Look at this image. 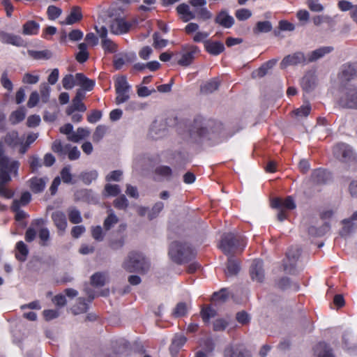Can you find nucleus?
<instances>
[{
	"mask_svg": "<svg viewBox=\"0 0 357 357\" xmlns=\"http://www.w3.org/2000/svg\"><path fill=\"white\" fill-rule=\"evenodd\" d=\"M123 267L130 273H146L149 269L150 263L142 254L132 252L124 261Z\"/></svg>",
	"mask_w": 357,
	"mask_h": 357,
	"instance_id": "39448f33",
	"label": "nucleus"
},
{
	"mask_svg": "<svg viewBox=\"0 0 357 357\" xmlns=\"http://www.w3.org/2000/svg\"><path fill=\"white\" fill-rule=\"evenodd\" d=\"M219 85L220 83L218 79H212L202 84L200 86V91L204 94L211 93L218 89Z\"/></svg>",
	"mask_w": 357,
	"mask_h": 357,
	"instance_id": "7c9ffc66",
	"label": "nucleus"
},
{
	"mask_svg": "<svg viewBox=\"0 0 357 357\" xmlns=\"http://www.w3.org/2000/svg\"><path fill=\"white\" fill-rule=\"evenodd\" d=\"M90 131L87 128H78L76 132H73L67 138L70 142H78L79 140L88 137Z\"/></svg>",
	"mask_w": 357,
	"mask_h": 357,
	"instance_id": "2f4dec72",
	"label": "nucleus"
},
{
	"mask_svg": "<svg viewBox=\"0 0 357 357\" xmlns=\"http://www.w3.org/2000/svg\"><path fill=\"white\" fill-rule=\"evenodd\" d=\"M338 102L342 107L357 110V87L351 86L345 88Z\"/></svg>",
	"mask_w": 357,
	"mask_h": 357,
	"instance_id": "0eeeda50",
	"label": "nucleus"
},
{
	"mask_svg": "<svg viewBox=\"0 0 357 357\" xmlns=\"http://www.w3.org/2000/svg\"><path fill=\"white\" fill-rule=\"evenodd\" d=\"M311 178L314 183L324 184L331 178V174L325 169H317L312 172Z\"/></svg>",
	"mask_w": 357,
	"mask_h": 357,
	"instance_id": "aec40b11",
	"label": "nucleus"
},
{
	"mask_svg": "<svg viewBox=\"0 0 357 357\" xmlns=\"http://www.w3.org/2000/svg\"><path fill=\"white\" fill-rule=\"evenodd\" d=\"M201 317L205 323H208L211 318L215 317L216 310L210 306L202 307L201 312Z\"/></svg>",
	"mask_w": 357,
	"mask_h": 357,
	"instance_id": "49530a36",
	"label": "nucleus"
},
{
	"mask_svg": "<svg viewBox=\"0 0 357 357\" xmlns=\"http://www.w3.org/2000/svg\"><path fill=\"white\" fill-rule=\"evenodd\" d=\"M40 25L33 20H29L23 25L22 33L24 35H36L38 33Z\"/></svg>",
	"mask_w": 357,
	"mask_h": 357,
	"instance_id": "473e14b6",
	"label": "nucleus"
},
{
	"mask_svg": "<svg viewBox=\"0 0 357 357\" xmlns=\"http://www.w3.org/2000/svg\"><path fill=\"white\" fill-rule=\"evenodd\" d=\"M69 220L73 224H79L82 222L80 211L75 207H70L68 209Z\"/></svg>",
	"mask_w": 357,
	"mask_h": 357,
	"instance_id": "ea45409f",
	"label": "nucleus"
},
{
	"mask_svg": "<svg viewBox=\"0 0 357 357\" xmlns=\"http://www.w3.org/2000/svg\"><path fill=\"white\" fill-rule=\"evenodd\" d=\"M119 222V218L112 210L108 211V215L103 222V229L109 231Z\"/></svg>",
	"mask_w": 357,
	"mask_h": 357,
	"instance_id": "72a5a7b5",
	"label": "nucleus"
},
{
	"mask_svg": "<svg viewBox=\"0 0 357 357\" xmlns=\"http://www.w3.org/2000/svg\"><path fill=\"white\" fill-rule=\"evenodd\" d=\"M47 178L33 177L30 180V188L34 193H39L43 191L45 188Z\"/></svg>",
	"mask_w": 357,
	"mask_h": 357,
	"instance_id": "cd10ccee",
	"label": "nucleus"
},
{
	"mask_svg": "<svg viewBox=\"0 0 357 357\" xmlns=\"http://www.w3.org/2000/svg\"><path fill=\"white\" fill-rule=\"evenodd\" d=\"M228 260L225 274L227 276L236 275L240 271L239 261L232 255H227Z\"/></svg>",
	"mask_w": 357,
	"mask_h": 357,
	"instance_id": "5701e85b",
	"label": "nucleus"
},
{
	"mask_svg": "<svg viewBox=\"0 0 357 357\" xmlns=\"http://www.w3.org/2000/svg\"><path fill=\"white\" fill-rule=\"evenodd\" d=\"M52 149L61 156H65L68 154L70 160H77L80 156V151L77 146L72 147L70 144L63 146L60 140H55L53 142Z\"/></svg>",
	"mask_w": 357,
	"mask_h": 357,
	"instance_id": "1a4fd4ad",
	"label": "nucleus"
},
{
	"mask_svg": "<svg viewBox=\"0 0 357 357\" xmlns=\"http://www.w3.org/2000/svg\"><path fill=\"white\" fill-rule=\"evenodd\" d=\"M71 167L70 165H67L64 167L61 172V178L63 183H74L75 182H73V175L70 172Z\"/></svg>",
	"mask_w": 357,
	"mask_h": 357,
	"instance_id": "3c124183",
	"label": "nucleus"
},
{
	"mask_svg": "<svg viewBox=\"0 0 357 357\" xmlns=\"http://www.w3.org/2000/svg\"><path fill=\"white\" fill-rule=\"evenodd\" d=\"M168 255L174 263L182 264L194 258L196 253L188 243L174 241L169 245Z\"/></svg>",
	"mask_w": 357,
	"mask_h": 357,
	"instance_id": "f03ea898",
	"label": "nucleus"
},
{
	"mask_svg": "<svg viewBox=\"0 0 357 357\" xmlns=\"http://www.w3.org/2000/svg\"><path fill=\"white\" fill-rule=\"evenodd\" d=\"M0 82L3 87L7 89L8 91H11L13 88V85L10 79L8 78V72L4 71L1 77Z\"/></svg>",
	"mask_w": 357,
	"mask_h": 357,
	"instance_id": "774afa93",
	"label": "nucleus"
},
{
	"mask_svg": "<svg viewBox=\"0 0 357 357\" xmlns=\"http://www.w3.org/2000/svg\"><path fill=\"white\" fill-rule=\"evenodd\" d=\"M91 236L97 241H102L105 237L103 228L100 226H96L91 227Z\"/></svg>",
	"mask_w": 357,
	"mask_h": 357,
	"instance_id": "69168bd1",
	"label": "nucleus"
},
{
	"mask_svg": "<svg viewBox=\"0 0 357 357\" xmlns=\"http://www.w3.org/2000/svg\"><path fill=\"white\" fill-rule=\"evenodd\" d=\"M0 41L5 44H10L18 47L22 46L24 44V40L20 36L3 31H0Z\"/></svg>",
	"mask_w": 357,
	"mask_h": 357,
	"instance_id": "f3484780",
	"label": "nucleus"
},
{
	"mask_svg": "<svg viewBox=\"0 0 357 357\" xmlns=\"http://www.w3.org/2000/svg\"><path fill=\"white\" fill-rule=\"evenodd\" d=\"M38 237L40 240V245L41 246L49 245V241L50 239V231L47 227L41 228L38 232Z\"/></svg>",
	"mask_w": 357,
	"mask_h": 357,
	"instance_id": "09e8293b",
	"label": "nucleus"
},
{
	"mask_svg": "<svg viewBox=\"0 0 357 357\" xmlns=\"http://www.w3.org/2000/svg\"><path fill=\"white\" fill-rule=\"evenodd\" d=\"M314 86V81L310 76L305 75L301 79V86L307 92L310 91Z\"/></svg>",
	"mask_w": 357,
	"mask_h": 357,
	"instance_id": "0e129e2a",
	"label": "nucleus"
},
{
	"mask_svg": "<svg viewBox=\"0 0 357 357\" xmlns=\"http://www.w3.org/2000/svg\"><path fill=\"white\" fill-rule=\"evenodd\" d=\"M252 12L248 8H240L236 10L235 16L239 21H245L252 16Z\"/></svg>",
	"mask_w": 357,
	"mask_h": 357,
	"instance_id": "13d9d810",
	"label": "nucleus"
},
{
	"mask_svg": "<svg viewBox=\"0 0 357 357\" xmlns=\"http://www.w3.org/2000/svg\"><path fill=\"white\" fill-rule=\"evenodd\" d=\"M20 167L17 160H11L5 155L3 144L0 142V185H6L11 181L10 174L16 175Z\"/></svg>",
	"mask_w": 357,
	"mask_h": 357,
	"instance_id": "20e7f679",
	"label": "nucleus"
},
{
	"mask_svg": "<svg viewBox=\"0 0 357 357\" xmlns=\"http://www.w3.org/2000/svg\"><path fill=\"white\" fill-rule=\"evenodd\" d=\"M225 355L229 357H252L250 352L243 347L227 349Z\"/></svg>",
	"mask_w": 357,
	"mask_h": 357,
	"instance_id": "c85d7f7f",
	"label": "nucleus"
},
{
	"mask_svg": "<svg viewBox=\"0 0 357 357\" xmlns=\"http://www.w3.org/2000/svg\"><path fill=\"white\" fill-rule=\"evenodd\" d=\"M187 341V338L182 334H176L172 340V344L170 346V350L178 349L185 344Z\"/></svg>",
	"mask_w": 357,
	"mask_h": 357,
	"instance_id": "37998d69",
	"label": "nucleus"
},
{
	"mask_svg": "<svg viewBox=\"0 0 357 357\" xmlns=\"http://www.w3.org/2000/svg\"><path fill=\"white\" fill-rule=\"evenodd\" d=\"M250 273L253 281L262 282L264 279V271L263 261L260 259H255L250 268Z\"/></svg>",
	"mask_w": 357,
	"mask_h": 357,
	"instance_id": "ddd939ff",
	"label": "nucleus"
},
{
	"mask_svg": "<svg viewBox=\"0 0 357 357\" xmlns=\"http://www.w3.org/2000/svg\"><path fill=\"white\" fill-rule=\"evenodd\" d=\"M107 128L103 125H99L96 127L95 132L93 134V141L94 142H99L106 133Z\"/></svg>",
	"mask_w": 357,
	"mask_h": 357,
	"instance_id": "4d7b16f0",
	"label": "nucleus"
},
{
	"mask_svg": "<svg viewBox=\"0 0 357 357\" xmlns=\"http://www.w3.org/2000/svg\"><path fill=\"white\" fill-rule=\"evenodd\" d=\"M215 22L224 28H231L234 24V19L227 10H221L215 18Z\"/></svg>",
	"mask_w": 357,
	"mask_h": 357,
	"instance_id": "2eb2a0df",
	"label": "nucleus"
},
{
	"mask_svg": "<svg viewBox=\"0 0 357 357\" xmlns=\"http://www.w3.org/2000/svg\"><path fill=\"white\" fill-rule=\"evenodd\" d=\"M89 309V305L86 302L85 298H79L77 303L73 306L71 310L74 314H79L86 312Z\"/></svg>",
	"mask_w": 357,
	"mask_h": 357,
	"instance_id": "e433bc0d",
	"label": "nucleus"
},
{
	"mask_svg": "<svg viewBox=\"0 0 357 357\" xmlns=\"http://www.w3.org/2000/svg\"><path fill=\"white\" fill-rule=\"evenodd\" d=\"M11 210L15 213V220L17 221L22 220L28 217L27 213L20 209V202L17 199L13 202Z\"/></svg>",
	"mask_w": 357,
	"mask_h": 357,
	"instance_id": "a19ab883",
	"label": "nucleus"
},
{
	"mask_svg": "<svg viewBox=\"0 0 357 357\" xmlns=\"http://www.w3.org/2000/svg\"><path fill=\"white\" fill-rule=\"evenodd\" d=\"M301 250L298 246L291 247L286 253V260L284 261V271L288 274H296V264L300 257Z\"/></svg>",
	"mask_w": 357,
	"mask_h": 357,
	"instance_id": "6e6552de",
	"label": "nucleus"
},
{
	"mask_svg": "<svg viewBox=\"0 0 357 357\" xmlns=\"http://www.w3.org/2000/svg\"><path fill=\"white\" fill-rule=\"evenodd\" d=\"M4 140L5 143L11 147H15L22 142V141L19 138L18 133L16 131L8 132L6 135Z\"/></svg>",
	"mask_w": 357,
	"mask_h": 357,
	"instance_id": "58836bf2",
	"label": "nucleus"
},
{
	"mask_svg": "<svg viewBox=\"0 0 357 357\" xmlns=\"http://www.w3.org/2000/svg\"><path fill=\"white\" fill-rule=\"evenodd\" d=\"M127 61H129V57L127 54L115 55L113 61L114 66L116 70H119Z\"/></svg>",
	"mask_w": 357,
	"mask_h": 357,
	"instance_id": "864d4df0",
	"label": "nucleus"
},
{
	"mask_svg": "<svg viewBox=\"0 0 357 357\" xmlns=\"http://www.w3.org/2000/svg\"><path fill=\"white\" fill-rule=\"evenodd\" d=\"M40 93L42 102L44 103L47 102L50 98V86L47 83L41 84L40 86Z\"/></svg>",
	"mask_w": 357,
	"mask_h": 357,
	"instance_id": "bf43d9fd",
	"label": "nucleus"
},
{
	"mask_svg": "<svg viewBox=\"0 0 357 357\" xmlns=\"http://www.w3.org/2000/svg\"><path fill=\"white\" fill-rule=\"evenodd\" d=\"M29 55L35 59H49L52 56L51 51L48 50L41 51H29Z\"/></svg>",
	"mask_w": 357,
	"mask_h": 357,
	"instance_id": "8fccbe9b",
	"label": "nucleus"
},
{
	"mask_svg": "<svg viewBox=\"0 0 357 357\" xmlns=\"http://www.w3.org/2000/svg\"><path fill=\"white\" fill-rule=\"evenodd\" d=\"M25 118V112L23 109H18L13 112L10 117V120L13 124L18 123Z\"/></svg>",
	"mask_w": 357,
	"mask_h": 357,
	"instance_id": "e2e57ef3",
	"label": "nucleus"
},
{
	"mask_svg": "<svg viewBox=\"0 0 357 357\" xmlns=\"http://www.w3.org/2000/svg\"><path fill=\"white\" fill-rule=\"evenodd\" d=\"M183 55L178 63L182 66L190 65L195 59V55L199 52V48L195 45H186L183 47Z\"/></svg>",
	"mask_w": 357,
	"mask_h": 357,
	"instance_id": "f8f14e48",
	"label": "nucleus"
},
{
	"mask_svg": "<svg viewBox=\"0 0 357 357\" xmlns=\"http://www.w3.org/2000/svg\"><path fill=\"white\" fill-rule=\"evenodd\" d=\"M75 77L77 85L81 86V89L84 91H91L93 89L95 82L87 78L83 73H77Z\"/></svg>",
	"mask_w": 357,
	"mask_h": 357,
	"instance_id": "4be33fe9",
	"label": "nucleus"
},
{
	"mask_svg": "<svg viewBox=\"0 0 357 357\" xmlns=\"http://www.w3.org/2000/svg\"><path fill=\"white\" fill-rule=\"evenodd\" d=\"M188 309V305L185 303L180 302L176 305L172 314L175 317H183L187 314Z\"/></svg>",
	"mask_w": 357,
	"mask_h": 357,
	"instance_id": "603ef678",
	"label": "nucleus"
},
{
	"mask_svg": "<svg viewBox=\"0 0 357 357\" xmlns=\"http://www.w3.org/2000/svg\"><path fill=\"white\" fill-rule=\"evenodd\" d=\"M51 218L57 229L63 233L68 226L66 214L63 211H56L52 213Z\"/></svg>",
	"mask_w": 357,
	"mask_h": 357,
	"instance_id": "4468645a",
	"label": "nucleus"
},
{
	"mask_svg": "<svg viewBox=\"0 0 357 357\" xmlns=\"http://www.w3.org/2000/svg\"><path fill=\"white\" fill-rule=\"evenodd\" d=\"M333 50V47L331 46L321 47L310 52L307 56L308 63L316 61L317 60L324 57L326 54L331 53Z\"/></svg>",
	"mask_w": 357,
	"mask_h": 357,
	"instance_id": "a211bd4d",
	"label": "nucleus"
},
{
	"mask_svg": "<svg viewBox=\"0 0 357 357\" xmlns=\"http://www.w3.org/2000/svg\"><path fill=\"white\" fill-rule=\"evenodd\" d=\"M340 77L344 81H350L357 77V67L355 65L346 64L342 66Z\"/></svg>",
	"mask_w": 357,
	"mask_h": 357,
	"instance_id": "412c9836",
	"label": "nucleus"
},
{
	"mask_svg": "<svg viewBox=\"0 0 357 357\" xmlns=\"http://www.w3.org/2000/svg\"><path fill=\"white\" fill-rule=\"evenodd\" d=\"M307 63V56L301 52H296L294 54L284 56L280 62V66L281 69H285L289 66H305Z\"/></svg>",
	"mask_w": 357,
	"mask_h": 357,
	"instance_id": "9d476101",
	"label": "nucleus"
},
{
	"mask_svg": "<svg viewBox=\"0 0 357 357\" xmlns=\"http://www.w3.org/2000/svg\"><path fill=\"white\" fill-rule=\"evenodd\" d=\"M165 132L166 130L164 126L158 123L157 121L153 123L149 130V135L151 137L155 139L161 137Z\"/></svg>",
	"mask_w": 357,
	"mask_h": 357,
	"instance_id": "f704fd0d",
	"label": "nucleus"
},
{
	"mask_svg": "<svg viewBox=\"0 0 357 357\" xmlns=\"http://www.w3.org/2000/svg\"><path fill=\"white\" fill-rule=\"evenodd\" d=\"M164 208V204L162 202H157L149 211L148 218L151 220L158 216Z\"/></svg>",
	"mask_w": 357,
	"mask_h": 357,
	"instance_id": "c03bdc74",
	"label": "nucleus"
},
{
	"mask_svg": "<svg viewBox=\"0 0 357 357\" xmlns=\"http://www.w3.org/2000/svg\"><path fill=\"white\" fill-rule=\"evenodd\" d=\"M205 48L209 54L213 55H218L225 50L223 43L218 41H206Z\"/></svg>",
	"mask_w": 357,
	"mask_h": 357,
	"instance_id": "393cba45",
	"label": "nucleus"
},
{
	"mask_svg": "<svg viewBox=\"0 0 357 357\" xmlns=\"http://www.w3.org/2000/svg\"><path fill=\"white\" fill-rule=\"evenodd\" d=\"M236 321L242 325H248L250 322V316L244 310L240 311L236 314Z\"/></svg>",
	"mask_w": 357,
	"mask_h": 357,
	"instance_id": "680f3d73",
	"label": "nucleus"
},
{
	"mask_svg": "<svg viewBox=\"0 0 357 357\" xmlns=\"http://www.w3.org/2000/svg\"><path fill=\"white\" fill-rule=\"evenodd\" d=\"M131 26L130 22L126 21L122 17H117L111 21L109 29L112 33L121 35L128 32Z\"/></svg>",
	"mask_w": 357,
	"mask_h": 357,
	"instance_id": "9b49d317",
	"label": "nucleus"
},
{
	"mask_svg": "<svg viewBox=\"0 0 357 357\" xmlns=\"http://www.w3.org/2000/svg\"><path fill=\"white\" fill-rule=\"evenodd\" d=\"M48 18L54 20L62 13V10L55 6H49L47 10Z\"/></svg>",
	"mask_w": 357,
	"mask_h": 357,
	"instance_id": "052dcab7",
	"label": "nucleus"
},
{
	"mask_svg": "<svg viewBox=\"0 0 357 357\" xmlns=\"http://www.w3.org/2000/svg\"><path fill=\"white\" fill-rule=\"evenodd\" d=\"M62 84L65 89L70 90L77 85L76 77L73 75H66L62 79Z\"/></svg>",
	"mask_w": 357,
	"mask_h": 357,
	"instance_id": "5fc2aeb1",
	"label": "nucleus"
},
{
	"mask_svg": "<svg viewBox=\"0 0 357 357\" xmlns=\"http://www.w3.org/2000/svg\"><path fill=\"white\" fill-rule=\"evenodd\" d=\"M223 126L220 122L208 120L204 122L195 119L190 130V137L195 141L204 138L215 139L221 135Z\"/></svg>",
	"mask_w": 357,
	"mask_h": 357,
	"instance_id": "f257e3e1",
	"label": "nucleus"
},
{
	"mask_svg": "<svg viewBox=\"0 0 357 357\" xmlns=\"http://www.w3.org/2000/svg\"><path fill=\"white\" fill-rule=\"evenodd\" d=\"M273 29L272 24L269 21H260L257 22L255 26L253 28V33L259 34L260 33L270 32Z\"/></svg>",
	"mask_w": 357,
	"mask_h": 357,
	"instance_id": "c9c22d12",
	"label": "nucleus"
},
{
	"mask_svg": "<svg viewBox=\"0 0 357 357\" xmlns=\"http://www.w3.org/2000/svg\"><path fill=\"white\" fill-rule=\"evenodd\" d=\"M314 353L317 357H334L330 347L325 342H319L314 347Z\"/></svg>",
	"mask_w": 357,
	"mask_h": 357,
	"instance_id": "c756f323",
	"label": "nucleus"
},
{
	"mask_svg": "<svg viewBox=\"0 0 357 357\" xmlns=\"http://www.w3.org/2000/svg\"><path fill=\"white\" fill-rule=\"evenodd\" d=\"M333 152L334 156L342 162L357 165L356 155L349 145L338 143L334 146Z\"/></svg>",
	"mask_w": 357,
	"mask_h": 357,
	"instance_id": "423d86ee",
	"label": "nucleus"
},
{
	"mask_svg": "<svg viewBox=\"0 0 357 357\" xmlns=\"http://www.w3.org/2000/svg\"><path fill=\"white\" fill-rule=\"evenodd\" d=\"M129 202L124 195H120L114 201V206L116 208L126 210L128 206Z\"/></svg>",
	"mask_w": 357,
	"mask_h": 357,
	"instance_id": "6e6d98bb",
	"label": "nucleus"
},
{
	"mask_svg": "<svg viewBox=\"0 0 357 357\" xmlns=\"http://www.w3.org/2000/svg\"><path fill=\"white\" fill-rule=\"evenodd\" d=\"M176 10L178 14L182 15V19L183 22H188L196 17L195 13L190 10V7L186 3H181L177 8Z\"/></svg>",
	"mask_w": 357,
	"mask_h": 357,
	"instance_id": "bb28decb",
	"label": "nucleus"
},
{
	"mask_svg": "<svg viewBox=\"0 0 357 357\" xmlns=\"http://www.w3.org/2000/svg\"><path fill=\"white\" fill-rule=\"evenodd\" d=\"M118 238H112L109 241V247L113 250H118L122 248L125 243V238L123 235L119 236Z\"/></svg>",
	"mask_w": 357,
	"mask_h": 357,
	"instance_id": "a18cd8bd",
	"label": "nucleus"
},
{
	"mask_svg": "<svg viewBox=\"0 0 357 357\" xmlns=\"http://www.w3.org/2000/svg\"><path fill=\"white\" fill-rule=\"evenodd\" d=\"M115 91H130V86L128 84L125 76L119 77L114 84Z\"/></svg>",
	"mask_w": 357,
	"mask_h": 357,
	"instance_id": "de8ad7c7",
	"label": "nucleus"
},
{
	"mask_svg": "<svg viewBox=\"0 0 357 357\" xmlns=\"http://www.w3.org/2000/svg\"><path fill=\"white\" fill-rule=\"evenodd\" d=\"M271 206L275 208L292 210L296 208V204L293 198L290 196L287 197L284 199L277 197L272 200Z\"/></svg>",
	"mask_w": 357,
	"mask_h": 357,
	"instance_id": "dca6fc26",
	"label": "nucleus"
},
{
	"mask_svg": "<svg viewBox=\"0 0 357 357\" xmlns=\"http://www.w3.org/2000/svg\"><path fill=\"white\" fill-rule=\"evenodd\" d=\"M108 278L107 273L96 272L91 276V284L95 287H103Z\"/></svg>",
	"mask_w": 357,
	"mask_h": 357,
	"instance_id": "b1692460",
	"label": "nucleus"
},
{
	"mask_svg": "<svg viewBox=\"0 0 357 357\" xmlns=\"http://www.w3.org/2000/svg\"><path fill=\"white\" fill-rule=\"evenodd\" d=\"M15 249L17 250V252L15 253V258L20 261H25L29 255L27 245L21 241L16 243Z\"/></svg>",
	"mask_w": 357,
	"mask_h": 357,
	"instance_id": "a878e982",
	"label": "nucleus"
},
{
	"mask_svg": "<svg viewBox=\"0 0 357 357\" xmlns=\"http://www.w3.org/2000/svg\"><path fill=\"white\" fill-rule=\"evenodd\" d=\"M130 91H116V97L115 102L117 105L126 102L130 98Z\"/></svg>",
	"mask_w": 357,
	"mask_h": 357,
	"instance_id": "338daca9",
	"label": "nucleus"
},
{
	"mask_svg": "<svg viewBox=\"0 0 357 357\" xmlns=\"http://www.w3.org/2000/svg\"><path fill=\"white\" fill-rule=\"evenodd\" d=\"M98 176V172L96 170H91L82 172L79 175V178L85 185H90L93 181L97 179Z\"/></svg>",
	"mask_w": 357,
	"mask_h": 357,
	"instance_id": "4c0bfd02",
	"label": "nucleus"
},
{
	"mask_svg": "<svg viewBox=\"0 0 357 357\" xmlns=\"http://www.w3.org/2000/svg\"><path fill=\"white\" fill-rule=\"evenodd\" d=\"M246 245L244 237L238 234H224L218 245V248L226 255H233L238 252H242Z\"/></svg>",
	"mask_w": 357,
	"mask_h": 357,
	"instance_id": "7ed1b4c3",
	"label": "nucleus"
},
{
	"mask_svg": "<svg viewBox=\"0 0 357 357\" xmlns=\"http://www.w3.org/2000/svg\"><path fill=\"white\" fill-rule=\"evenodd\" d=\"M342 224L343 227L340 232L342 236H347L353 232L357 228V225L350 219L343 220Z\"/></svg>",
	"mask_w": 357,
	"mask_h": 357,
	"instance_id": "79ce46f5",
	"label": "nucleus"
},
{
	"mask_svg": "<svg viewBox=\"0 0 357 357\" xmlns=\"http://www.w3.org/2000/svg\"><path fill=\"white\" fill-rule=\"evenodd\" d=\"M82 13L79 6H73L67 16L65 21L61 22L62 24H73L79 22L82 19Z\"/></svg>",
	"mask_w": 357,
	"mask_h": 357,
	"instance_id": "6ab92c4d",
	"label": "nucleus"
}]
</instances>
